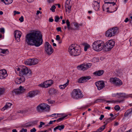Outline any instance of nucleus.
Instances as JSON below:
<instances>
[{"label": "nucleus", "instance_id": "nucleus-57", "mask_svg": "<svg viewBox=\"0 0 132 132\" xmlns=\"http://www.w3.org/2000/svg\"><path fill=\"white\" fill-rule=\"evenodd\" d=\"M56 30L58 31L61 32V28L60 27L57 28H56Z\"/></svg>", "mask_w": 132, "mask_h": 132}, {"label": "nucleus", "instance_id": "nucleus-12", "mask_svg": "<svg viewBox=\"0 0 132 132\" xmlns=\"http://www.w3.org/2000/svg\"><path fill=\"white\" fill-rule=\"evenodd\" d=\"M91 65L92 64L91 63H88L78 66L77 68L78 69L85 71L90 68Z\"/></svg>", "mask_w": 132, "mask_h": 132}, {"label": "nucleus", "instance_id": "nucleus-37", "mask_svg": "<svg viewBox=\"0 0 132 132\" xmlns=\"http://www.w3.org/2000/svg\"><path fill=\"white\" fill-rule=\"evenodd\" d=\"M124 100H113L112 101V103H113L118 104L123 102Z\"/></svg>", "mask_w": 132, "mask_h": 132}, {"label": "nucleus", "instance_id": "nucleus-38", "mask_svg": "<svg viewBox=\"0 0 132 132\" xmlns=\"http://www.w3.org/2000/svg\"><path fill=\"white\" fill-rule=\"evenodd\" d=\"M31 123L30 122H28L24 124V125L22 126V127H28L31 126Z\"/></svg>", "mask_w": 132, "mask_h": 132}, {"label": "nucleus", "instance_id": "nucleus-5", "mask_svg": "<svg viewBox=\"0 0 132 132\" xmlns=\"http://www.w3.org/2000/svg\"><path fill=\"white\" fill-rule=\"evenodd\" d=\"M15 72L18 73L19 72V75L20 76H26L29 73V70L27 67L25 66H23L20 68H16L15 69Z\"/></svg>", "mask_w": 132, "mask_h": 132}, {"label": "nucleus", "instance_id": "nucleus-27", "mask_svg": "<svg viewBox=\"0 0 132 132\" xmlns=\"http://www.w3.org/2000/svg\"><path fill=\"white\" fill-rule=\"evenodd\" d=\"M105 3L106 4H112V6H114L116 4V2H114L115 1H117V0H104Z\"/></svg>", "mask_w": 132, "mask_h": 132}, {"label": "nucleus", "instance_id": "nucleus-51", "mask_svg": "<svg viewBox=\"0 0 132 132\" xmlns=\"http://www.w3.org/2000/svg\"><path fill=\"white\" fill-rule=\"evenodd\" d=\"M27 129L24 128H22L21 130L20 131V132H27Z\"/></svg>", "mask_w": 132, "mask_h": 132}, {"label": "nucleus", "instance_id": "nucleus-9", "mask_svg": "<svg viewBox=\"0 0 132 132\" xmlns=\"http://www.w3.org/2000/svg\"><path fill=\"white\" fill-rule=\"evenodd\" d=\"M44 47L45 51L48 55H50L53 52V49L48 42H45Z\"/></svg>", "mask_w": 132, "mask_h": 132}, {"label": "nucleus", "instance_id": "nucleus-19", "mask_svg": "<svg viewBox=\"0 0 132 132\" xmlns=\"http://www.w3.org/2000/svg\"><path fill=\"white\" fill-rule=\"evenodd\" d=\"M70 0H67L65 3V7L66 12L69 13L71 11V6L70 4Z\"/></svg>", "mask_w": 132, "mask_h": 132}, {"label": "nucleus", "instance_id": "nucleus-23", "mask_svg": "<svg viewBox=\"0 0 132 132\" xmlns=\"http://www.w3.org/2000/svg\"><path fill=\"white\" fill-rule=\"evenodd\" d=\"M48 93L51 95H53L58 94L59 91L57 89L54 88H51L49 90Z\"/></svg>", "mask_w": 132, "mask_h": 132}, {"label": "nucleus", "instance_id": "nucleus-7", "mask_svg": "<svg viewBox=\"0 0 132 132\" xmlns=\"http://www.w3.org/2000/svg\"><path fill=\"white\" fill-rule=\"evenodd\" d=\"M118 31L117 27H113L107 30L106 32V36L108 37H111L115 35Z\"/></svg>", "mask_w": 132, "mask_h": 132}, {"label": "nucleus", "instance_id": "nucleus-31", "mask_svg": "<svg viewBox=\"0 0 132 132\" xmlns=\"http://www.w3.org/2000/svg\"><path fill=\"white\" fill-rule=\"evenodd\" d=\"M69 80H68L66 83L63 85L59 86V87L60 89H65V88L68 85Z\"/></svg>", "mask_w": 132, "mask_h": 132}, {"label": "nucleus", "instance_id": "nucleus-2", "mask_svg": "<svg viewBox=\"0 0 132 132\" xmlns=\"http://www.w3.org/2000/svg\"><path fill=\"white\" fill-rule=\"evenodd\" d=\"M69 52L71 55L76 56L81 54V51L79 46L76 44H72L69 46Z\"/></svg>", "mask_w": 132, "mask_h": 132}, {"label": "nucleus", "instance_id": "nucleus-42", "mask_svg": "<svg viewBox=\"0 0 132 132\" xmlns=\"http://www.w3.org/2000/svg\"><path fill=\"white\" fill-rule=\"evenodd\" d=\"M74 25L76 27V29H78L79 28V26L81 25L80 24H79L77 23H74Z\"/></svg>", "mask_w": 132, "mask_h": 132}, {"label": "nucleus", "instance_id": "nucleus-55", "mask_svg": "<svg viewBox=\"0 0 132 132\" xmlns=\"http://www.w3.org/2000/svg\"><path fill=\"white\" fill-rule=\"evenodd\" d=\"M104 117V116L102 114L100 116V117L99 118V119L100 120H102Z\"/></svg>", "mask_w": 132, "mask_h": 132}, {"label": "nucleus", "instance_id": "nucleus-3", "mask_svg": "<svg viewBox=\"0 0 132 132\" xmlns=\"http://www.w3.org/2000/svg\"><path fill=\"white\" fill-rule=\"evenodd\" d=\"M104 42L101 40H97L94 42L92 45L93 49L96 51H99L104 49Z\"/></svg>", "mask_w": 132, "mask_h": 132}, {"label": "nucleus", "instance_id": "nucleus-17", "mask_svg": "<svg viewBox=\"0 0 132 132\" xmlns=\"http://www.w3.org/2000/svg\"><path fill=\"white\" fill-rule=\"evenodd\" d=\"M25 90V89L21 86H20L19 88L14 89L13 90V92L15 93L16 94H20L23 93Z\"/></svg>", "mask_w": 132, "mask_h": 132}, {"label": "nucleus", "instance_id": "nucleus-61", "mask_svg": "<svg viewBox=\"0 0 132 132\" xmlns=\"http://www.w3.org/2000/svg\"><path fill=\"white\" fill-rule=\"evenodd\" d=\"M56 114H57V116H58V115L59 114L54 113V114H53L50 116H49L53 117Z\"/></svg>", "mask_w": 132, "mask_h": 132}, {"label": "nucleus", "instance_id": "nucleus-11", "mask_svg": "<svg viewBox=\"0 0 132 132\" xmlns=\"http://www.w3.org/2000/svg\"><path fill=\"white\" fill-rule=\"evenodd\" d=\"M53 84V81L49 80L46 81L43 83H41L38 86L42 87L47 88L51 86Z\"/></svg>", "mask_w": 132, "mask_h": 132}, {"label": "nucleus", "instance_id": "nucleus-35", "mask_svg": "<svg viewBox=\"0 0 132 132\" xmlns=\"http://www.w3.org/2000/svg\"><path fill=\"white\" fill-rule=\"evenodd\" d=\"M105 125H104L99 128L98 129H97V131H97V132H101L105 128Z\"/></svg>", "mask_w": 132, "mask_h": 132}, {"label": "nucleus", "instance_id": "nucleus-15", "mask_svg": "<svg viewBox=\"0 0 132 132\" xmlns=\"http://www.w3.org/2000/svg\"><path fill=\"white\" fill-rule=\"evenodd\" d=\"M14 34L15 39L18 42H19L20 38L21 36V32L19 30H16L14 31Z\"/></svg>", "mask_w": 132, "mask_h": 132}, {"label": "nucleus", "instance_id": "nucleus-44", "mask_svg": "<svg viewBox=\"0 0 132 132\" xmlns=\"http://www.w3.org/2000/svg\"><path fill=\"white\" fill-rule=\"evenodd\" d=\"M114 108L115 110L118 111L120 110V108L119 105H117L114 107Z\"/></svg>", "mask_w": 132, "mask_h": 132}, {"label": "nucleus", "instance_id": "nucleus-52", "mask_svg": "<svg viewBox=\"0 0 132 132\" xmlns=\"http://www.w3.org/2000/svg\"><path fill=\"white\" fill-rule=\"evenodd\" d=\"M19 20L21 22H22L23 21V18L22 16H21L19 19Z\"/></svg>", "mask_w": 132, "mask_h": 132}, {"label": "nucleus", "instance_id": "nucleus-14", "mask_svg": "<svg viewBox=\"0 0 132 132\" xmlns=\"http://www.w3.org/2000/svg\"><path fill=\"white\" fill-rule=\"evenodd\" d=\"M95 85L97 87L98 90H100L105 87V84L104 81H99L95 83Z\"/></svg>", "mask_w": 132, "mask_h": 132}, {"label": "nucleus", "instance_id": "nucleus-32", "mask_svg": "<svg viewBox=\"0 0 132 132\" xmlns=\"http://www.w3.org/2000/svg\"><path fill=\"white\" fill-rule=\"evenodd\" d=\"M1 1L6 5L10 4L13 2V0H1Z\"/></svg>", "mask_w": 132, "mask_h": 132}, {"label": "nucleus", "instance_id": "nucleus-49", "mask_svg": "<svg viewBox=\"0 0 132 132\" xmlns=\"http://www.w3.org/2000/svg\"><path fill=\"white\" fill-rule=\"evenodd\" d=\"M40 125L39 126V128L42 127V125H44L45 124L43 122H40Z\"/></svg>", "mask_w": 132, "mask_h": 132}, {"label": "nucleus", "instance_id": "nucleus-59", "mask_svg": "<svg viewBox=\"0 0 132 132\" xmlns=\"http://www.w3.org/2000/svg\"><path fill=\"white\" fill-rule=\"evenodd\" d=\"M129 42L130 45L132 46V37L129 39Z\"/></svg>", "mask_w": 132, "mask_h": 132}, {"label": "nucleus", "instance_id": "nucleus-64", "mask_svg": "<svg viewBox=\"0 0 132 132\" xmlns=\"http://www.w3.org/2000/svg\"><path fill=\"white\" fill-rule=\"evenodd\" d=\"M119 125V123L118 122H115L114 124V126H117Z\"/></svg>", "mask_w": 132, "mask_h": 132}, {"label": "nucleus", "instance_id": "nucleus-33", "mask_svg": "<svg viewBox=\"0 0 132 132\" xmlns=\"http://www.w3.org/2000/svg\"><path fill=\"white\" fill-rule=\"evenodd\" d=\"M114 119H113L112 118H110L105 120L104 123L106 126L108 123L111 122Z\"/></svg>", "mask_w": 132, "mask_h": 132}, {"label": "nucleus", "instance_id": "nucleus-43", "mask_svg": "<svg viewBox=\"0 0 132 132\" xmlns=\"http://www.w3.org/2000/svg\"><path fill=\"white\" fill-rule=\"evenodd\" d=\"M54 19L55 21L56 22H57L60 19V18L58 16L56 15L55 16Z\"/></svg>", "mask_w": 132, "mask_h": 132}, {"label": "nucleus", "instance_id": "nucleus-63", "mask_svg": "<svg viewBox=\"0 0 132 132\" xmlns=\"http://www.w3.org/2000/svg\"><path fill=\"white\" fill-rule=\"evenodd\" d=\"M39 13L41 14L42 13V12L41 11H40L38 10L37 11V13H36V14L37 15H38V14Z\"/></svg>", "mask_w": 132, "mask_h": 132}, {"label": "nucleus", "instance_id": "nucleus-29", "mask_svg": "<svg viewBox=\"0 0 132 132\" xmlns=\"http://www.w3.org/2000/svg\"><path fill=\"white\" fill-rule=\"evenodd\" d=\"M12 105V104L10 103H6V104L5 105L2 109V111H4L7 108H10Z\"/></svg>", "mask_w": 132, "mask_h": 132}, {"label": "nucleus", "instance_id": "nucleus-34", "mask_svg": "<svg viewBox=\"0 0 132 132\" xmlns=\"http://www.w3.org/2000/svg\"><path fill=\"white\" fill-rule=\"evenodd\" d=\"M2 55H3V54H7L9 53V52L7 49H2Z\"/></svg>", "mask_w": 132, "mask_h": 132}, {"label": "nucleus", "instance_id": "nucleus-46", "mask_svg": "<svg viewBox=\"0 0 132 132\" xmlns=\"http://www.w3.org/2000/svg\"><path fill=\"white\" fill-rule=\"evenodd\" d=\"M31 126H32L33 125H34L36 124L37 123V121H32V122H31Z\"/></svg>", "mask_w": 132, "mask_h": 132}, {"label": "nucleus", "instance_id": "nucleus-21", "mask_svg": "<svg viewBox=\"0 0 132 132\" xmlns=\"http://www.w3.org/2000/svg\"><path fill=\"white\" fill-rule=\"evenodd\" d=\"M90 78V77L89 76L82 77L78 80V82L79 83H82L87 81Z\"/></svg>", "mask_w": 132, "mask_h": 132}, {"label": "nucleus", "instance_id": "nucleus-50", "mask_svg": "<svg viewBox=\"0 0 132 132\" xmlns=\"http://www.w3.org/2000/svg\"><path fill=\"white\" fill-rule=\"evenodd\" d=\"M14 15H15L16 14H20V12L19 11H14Z\"/></svg>", "mask_w": 132, "mask_h": 132}, {"label": "nucleus", "instance_id": "nucleus-26", "mask_svg": "<svg viewBox=\"0 0 132 132\" xmlns=\"http://www.w3.org/2000/svg\"><path fill=\"white\" fill-rule=\"evenodd\" d=\"M132 113V109L130 108L127 110L124 114V116L125 117H128L130 116Z\"/></svg>", "mask_w": 132, "mask_h": 132}, {"label": "nucleus", "instance_id": "nucleus-22", "mask_svg": "<svg viewBox=\"0 0 132 132\" xmlns=\"http://www.w3.org/2000/svg\"><path fill=\"white\" fill-rule=\"evenodd\" d=\"M25 80V78L23 77L17 78L15 80V82L17 84H19Z\"/></svg>", "mask_w": 132, "mask_h": 132}, {"label": "nucleus", "instance_id": "nucleus-20", "mask_svg": "<svg viewBox=\"0 0 132 132\" xmlns=\"http://www.w3.org/2000/svg\"><path fill=\"white\" fill-rule=\"evenodd\" d=\"M7 76L6 70L3 69L0 70V79H3L5 78Z\"/></svg>", "mask_w": 132, "mask_h": 132}, {"label": "nucleus", "instance_id": "nucleus-41", "mask_svg": "<svg viewBox=\"0 0 132 132\" xmlns=\"http://www.w3.org/2000/svg\"><path fill=\"white\" fill-rule=\"evenodd\" d=\"M56 7L55 6L53 5L52 6L51 8L50 9V10H51L53 12H54L55 11V9Z\"/></svg>", "mask_w": 132, "mask_h": 132}, {"label": "nucleus", "instance_id": "nucleus-30", "mask_svg": "<svg viewBox=\"0 0 132 132\" xmlns=\"http://www.w3.org/2000/svg\"><path fill=\"white\" fill-rule=\"evenodd\" d=\"M64 127L65 126L64 125H58L54 129V130L55 131L56 130L59 129L61 131L64 128Z\"/></svg>", "mask_w": 132, "mask_h": 132}, {"label": "nucleus", "instance_id": "nucleus-39", "mask_svg": "<svg viewBox=\"0 0 132 132\" xmlns=\"http://www.w3.org/2000/svg\"><path fill=\"white\" fill-rule=\"evenodd\" d=\"M66 23L68 29L69 30L70 29V22L68 20H66Z\"/></svg>", "mask_w": 132, "mask_h": 132}, {"label": "nucleus", "instance_id": "nucleus-1", "mask_svg": "<svg viewBox=\"0 0 132 132\" xmlns=\"http://www.w3.org/2000/svg\"><path fill=\"white\" fill-rule=\"evenodd\" d=\"M25 38L28 45L39 47L43 44L42 36L39 31L34 30L27 34Z\"/></svg>", "mask_w": 132, "mask_h": 132}, {"label": "nucleus", "instance_id": "nucleus-8", "mask_svg": "<svg viewBox=\"0 0 132 132\" xmlns=\"http://www.w3.org/2000/svg\"><path fill=\"white\" fill-rule=\"evenodd\" d=\"M114 42L112 40H110L106 42L104 44V50L106 51H108L113 47L114 45Z\"/></svg>", "mask_w": 132, "mask_h": 132}, {"label": "nucleus", "instance_id": "nucleus-6", "mask_svg": "<svg viewBox=\"0 0 132 132\" xmlns=\"http://www.w3.org/2000/svg\"><path fill=\"white\" fill-rule=\"evenodd\" d=\"M49 106L46 103H41L39 104L37 107V111L40 113L48 111H49Z\"/></svg>", "mask_w": 132, "mask_h": 132}, {"label": "nucleus", "instance_id": "nucleus-47", "mask_svg": "<svg viewBox=\"0 0 132 132\" xmlns=\"http://www.w3.org/2000/svg\"><path fill=\"white\" fill-rule=\"evenodd\" d=\"M65 117H62L60 118H59L58 119H57L56 120V121L59 122H60L62 120H63L64 119Z\"/></svg>", "mask_w": 132, "mask_h": 132}, {"label": "nucleus", "instance_id": "nucleus-56", "mask_svg": "<svg viewBox=\"0 0 132 132\" xmlns=\"http://www.w3.org/2000/svg\"><path fill=\"white\" fill-rule=\"evenodd\" d=\"M60 37L59 35H57L56 36V40H60Z\"/></svg>", "mask_w": 132, "mask_h": 132}, {"label": "nucleus", "instance_id": "nucleus-58", "mask_svg": "<svg viewBox=\"0 0 132 132\" xmlns=\"http://www.w3.org/2000/svg\"><path fill=\"white\" fill-rule=\"evenodd\" d=\"M55 0H47V2L49 3H51L54 2Z\"/></svg>", "mask_w": 132, "mask_h": 132}, {"label": "nucleus", "instance_id": "nucleus-45", "mask_svg": "<svg viewBox=\"0 0 132 132\" xmlns=\"http://www.w3.org/2000/svg\"><path fill=\"white\" fill-rule=\"evenodd\" d=\"M108 4V6H109V9H110L111 10H114L113 9V7L114 6H112V4Z\"/></svg>", "mask_w": 132, "mask_h": 132}, {"label": "nucleus", "instance_id": "nucleus-53", "mask_svg": "<svg viewBox=\"0 0 132 132\" xmlns=\"http://www.w3.org/2000/svg\"><path fill=\"white\" fill-rule=\"evenodd\" d=\"M5 30L4 28H2L0 29V31L2 33H4V32Z\"/></svg>", "mask_w": 132, "mask_h": 132}, {"label": "nucleus", "instance_id": "nucleus-13", "mask_svg": "<svg viewBox=\"0 0 132 132\" xmlns=\"http://www.w3.org/2000/svg\"><path fill=\"white\" fill-rule=\"evenodd\" d=\"M110 80L111 82H112L116 86H120L122 84V82L118 78H111Z\"/></svg>", "mask_w": 132, "mask_h": 132}, {"label": "nucleus", "instance_id": "nucleus-40", "mask_svg": "<svg viewBox=\"0 0 132 132\" xmlns=\"http://www.w3.org/2000/svg\"><path fill=\"white\" fill-rule=\"evenodd\" d=\"M103 99H97L96 101H95L93 103L94 104L98 103V102H103Z\"/></svg>", "mask_w": 132, "mask_h": 132}, {"label": "nucleus", "instance_id": "nucleus-16", "mask_svg": "<svg viewBox=\"0 0 132 132\" xmlns=\"http://www.w3.org/2000/svg\"><path fill=\"white\" fill-rule=\"evenodd\" d=\"M40 93L39 91L37 90H33L29 92L28 94V96L30 98L34 97L36 95Z\"/></svg>", "mask_w": 132, "mask_h": 132}, {"label": "nucleus", "instance_id": "nucleus-60", "mask_svg": "<svg viewBox=\"0 0 132 132\" xmlns=\"http://www.w3.org/2000/svg\"><path fill=\"white\" fill-rule=\"evenodd\" d=\"M53 21H54L53 19L52 18H49V20H48V21L50 22H53Z\"/></svg>", "mask_w": 132, "mask_h": 132}, {"label": "nucleus", "instance_id": "nucleus-24", "mask_svg": "<svg viewBox=\"0 0 132 132\" xmlns=\"http://www.w3.org/2000/svg\"><path fill=\"white\" fill-rule=\"evenodd\" d=\"M94 5V9L96 11H98L100 8V2L96 1H94L93 2Z\"/></svg>", "mask_w": 132, "mask_h": 132}, {"label": "nucleus", "instance_id": "nucleus-25", "mask_svg": "<svg viewBox=\"0 0 132 132\" xmlns=\"http://www.w3.org/2000/svg\"><path fill=\"white\" fill-rule=\"evenodd\" d=\"M104 72L103 70H98L95 72L93 74L96 76H100L102 75Z\"/></svg>", "mask_w": 132, "mask_h": 132}, {"label": "nucleus", "instance_id": "nucleus-54", "mask_svg": "<svg viewBox=\"0 0 132 132\" xmlns=\"http://www.w3.org/2000/svg\"><path fill=\"white\" fill-rule=\"evenodd\" d=\"M36 130L35 128H34L30 130V132H35L36 131Z\"/></svg>", "mask_w": 132, "mask_h": 132}, {"label": "nucleus", "instance_id": "nucleus-48", "mask_svg": "<svg viewBox=\"0 0 132 132\" xmlns=\"http://www.w3.org/2000/svg\"><path fill=\"white\" fill-rule=\"evenodd\" d=\"M90 47V46L89 45H85V46L84 47V51H86L88 48H89Z\"/></svg>", "mask_w": 132, "mask_h": 132}, {"label": "nucleus", "instance_id": "nucleus-62", "mask_svg": "<svg viewBox=\"0 0 132 132\" xmlns=\"http://www.w3.org/2000/svg\"><path fill=\"white\" fill-rule=\"evenodd\" d=\"M129 21V19L128 18H127L125 19L124 20V22H127Z\"/></svg>", "mask_w": 132, "mask_h": 132}, {"label": "nucleus", "instance_id": "nucleus-4", "mask_svg": "<svg viewBox=\"0 0 132 132\" xmlns=\"http://www.w3.org/2000/svg\"><path fill=\"white\" fill-rule=\"evenodd\" d=\"M71 97L73 99L78 100L82 98L83 97L81 90L79 89H74L71 94Z\"/></svg>", "mask_w": 132, "mask_h": 132}, {"label": "nucleus", "instance_id": "nucleus-18", "mask_svg": "<svg viewBox=\"0 0 132 132\" xmlns=\"http://www.w3.org/2000/svg\"><path fill=\"white\" fill-rule=\"evenodd\" d=\"M113 96L116 97L118 98L121 97L127 98L129 97L128 95H126L125 93H118L116 94H113Z\"/></svg>", "mask_w": 132, "mask_h": 132}, {"label": "nucleus", "instance_id": "nucleus-10", "mask_svg": "<svg viewBox=\"0 0 132 132\" xmlns=\"http://www.w3.org/2000/svg\"><path fill=\"white\" fill-rule=\"evenodd\" d=\"M38 63V60L36 59H29L24 61L26 64L30 65L37 64Z\"/></svg>", "mask_w": 132, "mask_h": 132}, {"label": "nucleus", "instance_id": "nucleus-28", "mask_svg": "<svg viewBox=\"0 0 132 132\" xmlns=\"http://www.w3.org/2000/svg\"><path fill=\"white\" fill-rule=\"evenodd\" d=\"M108 4L105 3L102 6L103 9L104 11L106 10L107 12H110L109 10V7L108 6Z\"/></svg>", "mask_w": 132, "mask_h": 132}, {"label": "nucleus", "instance_id": "nucleus-36", "mask_svg": "<svg viewBox=\"0 0 132 132\" xmlns=\"http://www.w3.org/2000/svg\"><path fill=\"white\" fill-rule=\"evenodd\" d=\"M5 91V89L4 88H0V96L4 94Z\"/></svg>", "mask_w": 132, "mask_h": 132}]
</instances>
